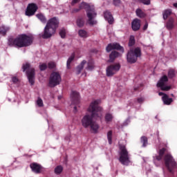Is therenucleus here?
Listing matches in <instances>:
<instances>
[{
	"mask_svg": "<svg viewBox=\"0 0 177 177\" xmlns=\"http://www.w3.org/2000/svg\"><path fill=\"white\" fill-rule=\"evenodd\" d=\"M102 103L101 100H94L91 103L88 108V111L91 113V115L86 114L82 118V125L84 128H88L93 122V118H100L102 117V111H103V108L99 104Z\"/></svg>",
	"mask_w": 177,
	"mask_h": 177,
	"instance_id": "f257e3e1",
	"label": "nucleus"
},
{
	"mask_svg": "<svg viewBox=\"0 0 177 177\" xmlns=\"http://www.w3.org/2000/svg\"><path fill=\"white\" fill-rule=\"evenodd\" d=\"M32 39L33 37L32 35L21 34L15 38H9L8 44L10 46H15V48H26L32 44Z\"/></svg>",
	"mask_w": 177,
	"mask_h": 177,
	"instance_id": "f03ea898",
	"label": "nucleus"
},
{
	"mask_svg": "<svg viewBox=\"0 0 177 177\" xmlns=\"http://www.w3.org/2000/svg\"><path fill=\"white\" fill-rule=\"evenodd\" d=\"M82 9H87L86 16L88 24H90V26H96V24H97V21L96 20L97 14L95 10V7L83 2L79 5L78 8L73 9L72 12L73 13H77V12H80Z\"/></svg>",
	"mask_w": 177,
	"mask_h": 177,
	"instance_id": "7ed1b4c3",
	"label": "nucleus"
},
{
	"mask_svg": "<svg viewBox=\"0 0 177 177\" xmlns=\"http://www.w3.org/2000/svg\"><path fill=\"white\" fill-rule=\"evenodd\" d=\"M59 26V19L56 17L51 18L48 21L46 27L44 28V32L41 35L42 38H50L56 31V28Z\"/></svg>",
	"mask_w": 177,
	"mask_h": 177,
	"instance_id": "20e7f679",
	"label": "nucleus"
},
{
	"mask_svg": "<svg viewBox=\"0 0 177 177\" xmlns=\"http://www.w3.org/2000/svg\"><path fill=\"white\" fill-rule=\"evenodd\" d=\"M119 161L123 165H129L131 164V158H129V154L125 145L120 146Z\"/></svg>",
	"mask_w": 177,
	"mask_h": 177,
	"instance_id": "39448f33",
	"label": "nucleus"
},
{
	"mask_svg": "<svg viewBox=\"0 0 177 177\" xmlns=\"http://www.w3.org/2000/svg\"><path fill=\"white\" fill-rule=\"evenodd\" d=\"M23 71H26L28 80L30 85H34V80L35 78V69L31 67L29 63H26L23 64L22 66Z\"/></svg>",
	"mask_w": 177,
	"mask_h": 177,
	"instance_id": "423d86ee",
	"label": "nucleus"
},
{
	"mask_svg": "<svg viewBox=\"0 0 177 177\" xmlns=\"http://www.w3.org/2000/svg\"><path fill=\"white\" fill-rule=\"evenodd\" d=\"M165 165L169 172L174 174V171L176 168V162L170 153H167L165 156Z\"/></svg>",
	"mask_w": 177,
	"mask_h": 177,
	"instance_id": "0eeeda50",
	"label": "nucleus"
},
{
	"mask_svg": "<svg viewBox=\"0 0 177 177\" xmlns=\"http://www.w3.org/2000/svg\"><path fill=\"white\" fill-rule=\"evenodd\" d=\"M138 57H140V48H132L127 54V62L129 63H136Z\"/></svg>",
	"mask_w": 177,
	"mask_h": 177,
	"instance_id": "6e6552de",
	"label": "nucleus"
},
{
	"mask_svg": "<svg viewBox=\"0 0 177 177\" xmlns=\"http://www.w3.org/2000/svg\"><path fill=\"white\" fill-rule=\"evenodd\" d=\"M61 81L62 76H60V73L57 71H53L50 76L49 85L51 88H53L56 85H59Z\"/></svg>",
	"mask_w": 177,
	"mask_h": 177,
	"instance_id": "1a4fd4ad",
	"label": "nucleus"
},
{
	"mask_svg": "<svg viewBox=\"0 0 177 177\" xmlns=\"http://www.w3.org/2000/svg\"><path fill=\"white\" fill-rule=\"evenodd\" d=\"M71 100L72 102V104H74L75 106H73V111L74 113H77L78 108L80 106V93L77 91H72L71 94Z\"/></svg>",
	"mask_w": 177,
	"mask_h": 177,
	"instance_id": "9d476101",
	"label": "nucleus"
},
{
	"mask_svg": "<svg viewBox=\"0 0 177 177\" xmlns=\"http://www.w3.org/2000/svg\"><path fill=\"white\" fill-rule=\"evenodd\" d=\"M167 82H168V77H167V75H164L158 81L157 84V87L160 88L161 91H169V89H171V86H168L167 84Z\"/></svg>",
	"mask_w": 177,
	"mask_h": 177,
	"instance_id": "9b49d317",
	"label": "nucleus"
},
{
	"mask_svg": "<svg viewBox=\"0 0 177 177\" xmlns=\"http://www.w3.org/2000/svg\"><path fill=\"white\" fill-rule=\"evenodd\" d=\"M120 68H121V65H120L118 63L113 64L108 66L106 68L107 77H111L114 75V74L118 73V71H120Z\"/></svg>",
	"mask_w": 177,
	"mask_h": 177,
	"instance_id": "f8f14e48",
	"label": "nucleus"
},
{
	"mask_svg": "<svg viewBox=\"0 0 177 177\" xmlns=\"http://www.w3.org/2000/svg\"><path fill=\"white\" fill-rule=\"evenodd\" d=\"M37 9V5L34 3L29 4L26 11V16H33V15H35Z\"/></svg>",
	"mask_w": 177,
	"mask_h": 177,
	"instance_id": "ddd939ff",
	"label": "nucleus"
},
{
	"mask_svg": "<svg viewBox=\"0 0 177 177\" xmlns=\"http://www.w3.org/2000/svg\"><path fill=\"white\" fill-rule=\"evenodd\" d=\"M158 95L159 96H162V100L164 104H166L167 106H169V104H171V103L174 102V100L172 98L169 97L168 95L162 92H159Z\"/></svg>",
	"mask_w": 177,
	"mask_h": 177,
	"instance_id": "4468645a",
	"label": "nucleus"
},
{
	"mask_svg": "<svg viewBox=\"0 0 177 177\" xmlns=\"http://www.w3.org/2000/svg\"><path fill=\"white\" fill-rule=\"evenodd\" d=\"M113 49H117L118 50H121V52H124V48L117 43L109 44L106 48V52H111Z\"/></svg>",
	"mask_w": 177,
	"mask_h": 177,
	"instance_id": "2eb2a0df",
	"label": "nucleus"
},
{
	"mask_svg": "<svg viewBox=\"0 0 177 177\" xmlns=\"http://www.w3.org/2000/svg\"><path fill=\"white\" fill-rule=\"evenodd\" d=\"M30 168L32 172H35V174H39L42 169V166L38 163L33 162L30 164Z\"/></svg>",
	"mask_w": 177,
	"mask_h": 177,
	"instance_id": "dca6fc26",
	"label": "nucleus"
},
{
	"mask_svg": "<svg viewBox=\"0 0 177 177\" xmlns=\"http://www.w3.org/2000/svg\"><path fill=\"white\" fill-rule=\"evenodd\" d=\"M104 17L105 20H106L109 24H111L113 21H114V18H113V15H111V12H110V11H105L104 12Z\"/></svg>",
	"mask_w": 177,
	"mask_h": 177,
	"instance_id": "f3484780",
	"label": "nucleus"
},
{
	"mask_svg": "<svg viewBox=\"0 0 177 177\" xmlns=\"http://www.w3.org/2000/svg\"><path fill=\"white\" fill-rule=\"evenodd\" d=\"M165 153V149L162 148V149H160L159 151V155H155L153 156V162L156 164V161H160L162 159V156H164V153Z\"/></svg>",
	"mask_w": 177,
	"mask_h": 177,
	"instance_id": "a211bd4d",
	"label": "nucleus"
},
{
	"mask_svg": "<svg viewBox=\"0 0 177 177\" xmlns=\"http://www.w3.org/2000/svg\"><path fill=\"white\" fill-rule=\"evenodd\" d=\"M131 27L133 31H138L140 28V20L135 19L131 23Z\"/></svg>",
	"mask_w": 177,
	"mask_h": 177,
	"instance_id": "6ab92c4d",
	"label": "nucleus"
},
{
	"mask_svg": "<svg viewBox=\"0 0 177 177\" xmlns=\"http://www.w3.org/2000/svg\"><path fill=\"white\" fill-rule=\"evenodd\" d=\"M175 24H176V22H175V19L172 17H169L166 23V27L168 30H172V28L175 27Z\"/></svg>",
	"mask_w": 177,
	"mask_h": 177,
	"instance_id": "aec40b11",
	"label": "nucleus"
},
{
	"mask_svg": "<svg viewBox=\"0 0 177 177\" xmlns=\"http://www.w3.org/2000/svg\"><path fill=\"white\" fill-rule=\"evenodd\" d=\"M91 130L93 133H97L99 132V124L96 122H93L91 124Z\"/></svg>",
	"mask_w": 177,
	"mask_h": 177,
	"instance_id": "412c9836",
	"label": "nucleus"
},
{
	"mask_svg": "<svg viewBox=\"0 0 177 177\" xmlns=\"http://www.w3.org/2000/svg\"><path fill=\"white\" fill-rule=\"evenodd\" d=\"M78 35H79V37H80V38H83V39H86L89 37L88 32L84 29L79 30Z\"/></svg>",
	"mask_w": 177,
	"mask_h": 177,
	"instance_id": "4be33fe9",
	"label": "nucleus"
},
{
	"mask_svg": "<svg viewBox=\"0 0 177 177\" xmlns=\"http://www.w3.org/2000/svg\"><path fill=\"white\" fill-rule=\"evenodd\" d=\"M75 58V54H72L68 59L66 62V68H68V70H69V68H71V63H73Z\"/></svg>",
	"mask_w": 177,
	"mask_h": 177,
	"instance_id": "5701e85b",
	"label": "nucleus"
},
{
	"mask_svg": "<svg viewBox=\"0 0 177 177\" xmlns=\"http://www.w3.org/2000/svg\"><path fill=\"white\" fill-rule=\"evenodd\" d=\"M114 117L113 116V113H106L104 116V120L106 124H110L111 121H113V119Z\"/></svg>",
	"mask_w": 177,
	"mask_h": 177,
	"instance_id": "b1692460",
	"label": "nucleus"
},
{
	"mask_svg": "<svg viewBox=\"0 0 177 177\" xmlns=\"http://www.w3.org/2000/svg\"><path fill=\"white\" fill-rule=\"evenodd\" d=\"M85 66H86V61L83 60L76 68L77 74H80L82 68H84Z\"/></svg>",
	"mask_w": 177,
	"mask_h": 177,
	"instance_id": "393cba45",
	"label": "nucleus"
},
{
	"mask_svg": "<svg viewBox=\"0 0 177 177\" xmlns=\"http://www.w3.org/2000/svg\"><path fill=\"white\" fill-rule=\"evenodd\" d=\"M120 56H121V54H120L118 52L113 51L109 55L110 62H113L116 57H120Z\"/></svg>",
	"mask_w": 177,
	"mask_h": 177,
	"instance_id": "a878e982",
	"label": "nucleus"
},
{
	"mask_svg": "<svg viewBox=\"0 0 177 177\" xmlns=\"http://www.w3.org/2000/svg\"><path fill=\"white\" fill-rule=\"evenodd\" d=\"M162 15H163L164 20H167V19H168V17H169V16H171V15H172V10H171V9L165 10L163 11Z\"/></svg>",
	"mask_w": 177,
	"mask_h": 177,
	"instance_id": "bb28decb",
	"label": "nucleus"
},
{
	"mask_svg": "<svg viewBox=\"0 0 177 177\" xmlns=\"http://www.w3.org/2000/svg\"><path fill=\"white\" fill-rule=\"evenodd\" d=\"M9 30H10V28H9L8 26H0V34L1 35H5V34H6L8 31H9Z\"/></svg>",
	"mask_w": 177,
	"mask_h": 177,
	"instance_id": "cd10ccee",
	"label": "nucleus"
},
{
	"mask_svg": "<svg viewBox=\"0 0 177 177\" xmlns=\"http://www.w3.org/2000/svg\"><path fill=\"white\" fill-rule=\"evenodd\" d=\"M93 68H95V66L93 65V60L91 59L88 61V62L87 64L86 70H87V71H92V70H93Z\"/></svg>",
	"mask_w": 177,
	"mask_h": 177,
	"instance_id": "c85d7f7f",
	"label": "nucleus"
},
{
	"mask_svg": "<svg viewBox=\"0 0 177 177\" xmlns=\"http://www.w3.org/2000/svg\"><path fill=\"white\" fill-rule=\"evenodd\" d=\"M136 13L138 17H140L141 19L146 17V14L140 8L137 9L136 10Z\"/></svg>",
	"mask_w": 177,
	"mask_h": 177,
	"instance_id": "c756f323",
	"label": "nucleus"
},
{
	"mask_svg": "<svg viewBox=\"0 0 177 177\" xmlns=\"http://www.w3.org/2000/svg\"><path fill=\"white\" fill-rule=\"evenodd\" d=\"M54 172L56 175H60V174L63 172V166L62 165L56 166L54 169Z\"/></svg>",
	"mask_w": 177,
	"mask_h": 177,
	"instance_id": "7c9ffc66",
	"label": "nucleus"
},
{
	"mask_svg": "<svg viewBox=\"0 0 177 177\" xmlns=\"http://www.w3.org/2000/svg\"><path fill=\"white\" fill-rule=\"evenodd\" d=\"M76 24L77 27H84V24H85V21H84V18H77L76 21Z\"/></svg>",
	"mask_w": 177,
	"mask_h": 177,
	"instance_id": "2f4dec72",
	"label": "nucleus"
},
{
	"mask_svg": "<svg viewBox=\"0 0 177 177\" xmlns=\"http://www.w3.org/2000/svg\"><path fill=\"white\" fill-rule=\"evenodd\" d=\"M36 17L41 23H46V18H45V16H44V15L41 13L37 14Z\"/></svg>",
	"mask_w": 177,
	"mask_h": 177,
	"instance_id": "473e14b6",
	"label": "nucleus"
},
{
	"mask_svg": "<svg viewBox=\"0 0 177 177\" xmlns=\"http://www.w3.org/2000/svg\"><path fill=\"white\" fill-rule=\"evenodd\" d=\"M107 139L109 145H111V143H113V131H108Z\"/></svg>",
	"mask_w": 177,
	"mask_h": 177,
	"instance_id": "72a5a7b5",
	"label": "nucleus"
},
{
	"mask_svg": "<svg viewBox=\"0 0 177 177\" xmlns=\"http://www.w3.org/2000/svg\"><path fill=\"white\" fill-rule=\"evenodd\" d=\"M36 105L37 107H44V101L42 99L38 97L37 101H36Z\"/></svg>",
	"mask_w": 177,
	"mask_h": 177,
	"instance_id": "f704fd0d",
	"label": "nucleus"
},
{
	"mask_svg": "<svg viewBox=\"0 0 177 177\" xmlns=\"http://www.w3.org/2000/svg\"><path fill=\"white\" fill-rule=\"evenodd\" d=\"M141 143L142 144L143 147H146L147 146V138L142 136L141 138Z\"/></svg>",
	"mask_w": 177,
	"mask_h": 177,
	"instance_id": "c9c22d12",
	"label": "nucleus"
},
{
	"mask_svg": "<svg viewBox=\"0 0 177 177\" xmlns=\"http://www.w3.org/2000/svg\"><path fill=\"white\" fill-rule=\"evenodd\" d=\"M168 77L169 78H174V77H175V70L169 69L168 71Z\"/></svg>",
	"mask_w": 177,
	"mask_h": 177,
	"instance_id": "e433bc0d",
	"label": "nucleus"
},
{
	"mask_svg": "<svg viewBox=\"0 0 177 177\" xmlns=\"http://www.w3.org/2000/svg\"><path fill=\"white\" fill-rule=\"evenodd\" d=\"M48 66L45 63H40L39 64V68L41 71H44V70H46Z\"/></svg>",
	"mask_w": 177,
	"mask_h": 177,
	"instance_id": "4c0bfd02",
	"label": "nucleus"
},
{
	"mask_svg": "<svg viewBox=\"0 0 177 177\" xmlns=\"http://www.w3.org/2000/svg\"><path fill=\"white\" fill-rule=\"evenodd\" d=\"M135 44V37L131 36L129 39V46H132Z\"/></svg>",
	"mask_w": 177,
	"mask_h": 177,
	"instance_id": "58836bf2",
	"label": "nucleus"
},
{
	"mask_svg": "<svg viewBox=\"0 0 177 177\" xmlns=\"http://www.w3.org/2000/svg\"><path fill=\"white\" fill-rule=\"evenodd\" d=\"M59 35L62 38H64L66 37V29H61L59 31Z\"/></svg>",
	"mask_w": 177,
	"mask_h": 177,
	"instance_id": "ea45409f",
	"label": "nucleus"
},
{
	"mask_svg": "<svg viewBox=\"0 0 177 177\" xmlns=\"http://www.w3.org/2000/svg\"><path fill=\"white\" fill-rule=\"evenodd\" d=\"M113 5L115 6H120L121 5V0H113Z\"/></svg>",
	"mask_w": 177,
	"mask_h": 177,
	"instance_id": "a19ab883",
	"label": "nucleus"
},
{
	"mask_svg": "<svg viewBox=\"0 0 177 177\" xmlns=\"http://www.w3.org/2000/svg\"><path fill=\"white\" fill-rule=\"evenodd\" d=\"M140 2H142L144 5H150V0H139Z\"/></svg>",
	"mask_w": 177,
	"mask_h": 177,
	"instance_id": "79ce46f5",
	"label": "nucleus"
},
{
	"mask_svg": "<svg viewBox=\"0 0 177 177\" xmlns=\"http://www.w3.org/2000/svg\"><path fill=\"white\" fill-rule=\"evenodd\" d=\"M49 68H55L56 67V64L55 62H50L48 63Z\"/></svg>",
	"mask_w": 177,
	"mask_h": 177,
	"instance_id": "37998d69",
	"label": "nucleus"
},
{
	"mask_svg": "<svg viewBox=\"0 0 177 177\" xmlns=\"http://www.w3.org/2000/svg\"><path fill=\"white\" fill-rule=\"evenodd\" d=\"M137 102H138V103L142 104V103H143V102H145V98L142 97H138V98L137 99Z\"/></svg>",
	"mask_w": 177,
	"mask_h": 177,
	"instance_id": "c03bdc74",
	"label": "nucleus"
},
{
	"mask_svg": "<svg viewBox=\"0 0 177 177\" xmlns=\"http://www.w3.org/2000/svg\"><path fill=\"white\" fill-rule=\"evenodd\" d=\"M12 81L14 84H18L19 83V79L16 77H13L12 79Z\"/></svg>",
	"mask_w": 177,
	"mask_h": 177,
	"instance_id": "a18cd8bd",
	"label": "nucleus"
},
{
	"mask_svg": "<svg viewBox=\"0 0 177 177\" xmlns=\"http://www.w3.org/2000/svg\"><path fill=\"white\" fill-rule=\"evenodd\" d=\"M80 1H81V0H73L71 2L72 6H74V5L78 3V2H80Z\"/></svg>",
	"mask_w": 177,
	"mask_h": 177,
	"instance_id": "49530a36",
	"label": "nucleus"
},
{
	"mask_svg": "<svg viewBox=\"0 0 177 177\" xmlns=\"http://www.w3.org/2000/svg\"><path fill=\"white\" fill-rule=\"evenodd\" d=\"M149 27V24L147 23H146L143 27V30H147V28Z\"/></svg>",
	"mask_w": 177,
	"mask_h": 177,
	"instance_id": "de8ad7c7",
	"label": "nucleus"
},
{
	"mask_svg": "<svg viewBox=\"0 0 177 177\" xmlns=\"http://www.w3.org/2000/svg\"><path fill=\"white\" fill-rule=\"evenodd\" d=\"M129 122H131V120L129 119H127V123H124V125H129Z\"/></svg>",
	"mask_w": 177,
	"mask_h": 177,
	"instance_id": "09e8293b",
	"label": "nucleus"
},
{
	"mask_svg": "<svg viewBox=\"0 0 177 177\" xmlns=\"http://www.w3.org/2000/svg\"><path fill=\"white\" fill-rule=\"evenodd\" d=\"M62 99H63V96L59 95L58 96V100H62Z\"/></svg>",
	"mask_w": 177,
	"mask_h": 177,
	"instance_id": "8fccbe9b",
	"label": "nucleus"
},
{
	"mask_svg": "<svg viewBox=\"0 0 177 177\" xmlns=\"http://www.w3.org/2000/svg\"><path fill=\"white\" fill-rule=\"evenodd\" d=\"M173 6H174V8H177V3H173Z\"/></svg>",
	"mask_w": 177,
	"mask_h": 177,
	"instance_id": "3c124183",
	"label": "nucleus"
},
{
	"mask_svg": "<svg viewBox=\"0 0 177 177\" xmlns=\"http://www.w3.org/2000/svg\"><path fill=\"white\" fill-rule=\"evenodd\" d=\"M84 77H86V73L83 74Z\"/></svg>",
	"mask_w": 177,
	"mask_h": 177,
	"instance_id": "603ef678",
	"label": "nucleus"
}]
</instances>
